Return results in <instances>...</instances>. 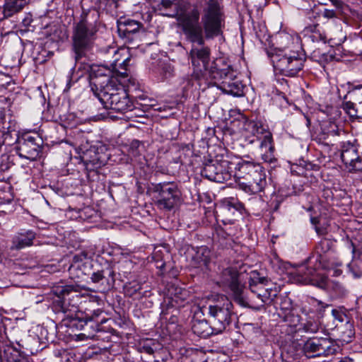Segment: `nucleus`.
<instances>
[{
    "instance_id": "1",
    "label": "nucleus",
    "mask_w": 362,
    "mask_h": 362,
    "mask_svg": "<svg viewBox=\"0 0 362 362\" xmlns=\"http://www.w3.org/2000/svg\"><path fill=\"white\" fill-rule=\"evenodd\" d=\"M177 22L187 41L201 47H192L189 59L194 71L192 78L199 80L207 69L211 50L204 46L205 40L222 35L225 28V13L218 0H201L193 8L177 17Z\"/></svg>"
},
{
    "instance_id": "2",
    "label": "nucleus",
    "mask_w": 362,
    "mask_h": 362,
    "mask_svg": "<svg viewBox=\"0 0 362 362\" xmlns=\"http://www.w3.org/2000/svg\"><path fill=\"white\" fill-rule=\"evenodd\" d=\"M96 11H83L78 21L74 23L72 31V50L78 61L85 57L93 47L99 30Z\"/></svg>"
},
{
    "instance_id": "3",
    "label": "nucleus",
    "mask_w": 362,
    "mask_h": 362,
    "mask_svg": "<svg viewBox=\"0 0 362 362\" xmlns=\"http://www.w3.org/2000/svg\"><path fill=\"white\" fill-rule=\"evenodd\" d=\"M91 90L102 105L124 89L125 78L112 74L110 69L105 66H93L90 74Z\"/></svg>"
},
{
    "instance_id": "4",
    "label": "nucleus",
    "mask_w": 362,
    "mask_h": 362,
    "mask_svg": "<svg viewBox=\"0 0 362 362\" xmlns=\"http://www.w3.org/2000/svg\"><path fill=\"white\" fill-rule=\"evenodd\" d=\"M210 77L219 82L218 87L225 93L234 97L244 95L245 85L238 78L235 71L228 65L224 64V60H215L209 71Z\"/></svg>"
},
{
    "instance_id": "5",
    "label": "nucleus",
    "mask_w": 362,
    "mask_h": 362,
    "mask_svg": "<svg viewBox=\"0 0 362 362\" xmlns=\"http://www.w3.org/2000/svg\"><path fill=\"white\" fill-rule=\"evenodd\" d=\"M276 70L289 77L296 76L303 68L305 55L296 51L279 50L276 53L268 52Z\"/></svg>"
},
{
    "instance_id": "6",
    "label": "nucleus",
    "mask_w": 362,
    "mask_h": 362,
    "mask_svg": "<svg viewBox=\"0 0 362 362\" xmlns=\"http://www.w3.org/2000/svg\"><path fill=\"white\" fill-rule=\"evenodd\" d=\"M93 253L87 250H81L73 256L69 272L71 278H82L83 276H91L93 283H99L104 278V270H93Z\"/></svg>"
},
{
    "instance_id": "7",
    "label": "nucleus",
    "mask_w": 362,
    "mask_h": 362,
    "mask_svg": "<svg viewBox=\"0 0 362 362\" xmlns=\"http://www.w3.org/2000/svg\"><path fill=\"white\" fill-rule=\"evenodd\" d=\"M233 308V303L226 296H221L214 304L209 305L210 322L216 333H222L230 325Z\"/></svg>"
},
{
    "instance_id": "8",
    "label": "nucleus",
    "mask_w": 362,
    "mask_h": 362,
    "mask_svg": "<svg viewBox=\"0 0 362 362\" xmlns=\"http://www.w3.org/2000/svg\"><path fill=\"white\" fill-rule=\"evenodd\" d=\"M233 163L223 156L209 160L202 170L201 175L209 180L223 183L230 180Z\"/></svg>"
},
{
    "instance_id": "9",
    "label": "nucleus",
    "mask_w": 362,
    "mask_h": 362,
    "mask_svg": "<svg viewBox=\"0 0 362 362\" xmlns=\"http://www.w3.org/2000/svg\"><path fill=\"white\" fill-rule=\"evenodd\" d=\"M308 264H303L298 267L294 272H291L290 279L296 284H312L320 288H325L329 285V279L324 274H321L322 269L318 264L313 267Z\"/></svg>"
},
{
    "instance_id": "10",
    "label": "nucleus",
    "mask_w": 362,
    "mask_h": 362,
    "mask_svg": "<svg viewBox=\"0 0 362 362\" xmlns=\"http://www.w3.org/2000/svg\"><path fill=\"white\" fill-rule=\"evenodd\" d=\"M153 191L158 194L156 205L161 210H172L180 200L181 191L174 182L158 183L154 185Z\"/></svg>"
},
{
    "instance_id": "11",
    "label": "nucleus",
    "mask_w": 362,
    "mask_h": 362,
    "mask_svg": "<svg viewBox=\"0 0 362 362\" xmlns=\"http://www.w3.org/2000/svg\"><path fill=\"white\" fill-rule=\"evenodd\" d=\"M238 276L236 269L228 267L222 271L218 283L221 286L230 290L235 303L243 307H247L249 304L244 294V287L240 284Z\"/></svg>"
},
{
    "instance_id": "12",
    "label": "nucleus",
    "mask_w": 362,
    "mask_h": 362,
    "mask_svg": "<svg viewBox=\"0 0 362 362\" xmlns=\"http://www.w3.org/2000/svg\"><path fill=\"white\" fill-rule=\"evenodd\" d=\"M270 284V281L264 276H260L258 272L254 271L251 273L249 281L250 289L262 303L257 309L264 307L265 303L272 301L273 298L276 297V291L269 287Z\"/></svg>"
},
{
    "instance_id": "13",
    "label": "nucleus",
    "mask_w": 362,
    "mask_h": 362,
    "mask_svg": "<svg viewBox=\"0 0 362 362\" xmlns=\"http://www.w3.org/2000/svg\"><path fill=\"white\" fill-rule=\"evenodd\" d=\"M42 141L38 135L25 134L18 139L16 152L21 158L35 160L42 151Z\"/></svg>"
},
{
    "instance_id": "14",
    "label": "nucleus",
    "mask_w": 362,
    "mask_h": 362,
    "mask_svg": "<svg viewBox=\"0 0 362 362\" xmlns=\"http://www.w3.org/2000/svg\"><path fill=\"white\" fill-rule=\"evenodd\" d=\"M100 52L104 54L107 55L106 59H108V62L115 71V75H119L121 78H127L128 76L127 74V67L129 65L130 60L129 57H126L119 62V56L124 55L127 52L124 48H117L114 46H108L105 48H102Z\"/></svg>"
},
{
    "instance_id": "15",
    "label": "nucleus",
    "mask_w": 362,
    "mask_h": 362,
    "mask_svg": "<svg viewBox=\"0 0 362 362\" xmlns=\"http://www.w3.org/2000/svg\"><path fill=\"white\" fill-rule=\"evenodd\" d=\"M341 158L349 172L362 170V156L359 155L358 148L354 144L343 143L341 148Z\"/></svg>"
},
{
    "instance_id": "16",
    "label": "nucleus",
    "mask_w": 362,
    "mask_h": 362,
    "mask_svg": "<svg viewBox=\"0 0 362 362\" xmlns=\"http://www.w3.org/2000/svg\"><path fill=\"white\" fill-rule=\"evenodd\" d=\"M235 169L234 177L238 184V180L253 182L255 179L265 175L263 167L249 161L238 163Z\"/></svg>"
},
{
    "instance_id": "17",
    "label": "nucleus",
    "mask_w": 362,
    "mask_h": 362,
    "mask_svg": "<svg viewBox=\"0 0 362 362\" xmlns=\"http://www.w3.org/2000/svg\"><path fill=\"white\" fill-rule=\"evenodd\" d=\"M332 342L327 338L308 339L304 344L303 350L308 357L325 356L331 348Z\"/></svg>"
},
{
    "instance_id": "18",
    "label": "nucleus",
    "mask_w": 362,
    "mask_h": 362,
    "mask_svg": "<svg viewBox=\"0 0 362 362\" xmlns=\"http://www.w3.org/2000/svg\"><path fill=\"white\" fill-rule=\"evenodd\" d=\"M106 109H112L116 112H125L134 109V103L129 98L125 89H121L112 99L103 105Z\"/></svg>"
},
{
    "instance_id": "19",
    "label": "nucleus",
    "mask_w": 362,
    "mask_h": 362,
    "mask_svg": "<svg viewBox=\"0 0 362 362\" xmlns=\"http://www.w3.org/2000/svg\"><path fill=\"white\" fill-rule=\"evenodd\" d=\"M141 27V24L134 20H127L124 22H119L117 31L119 37L125 40V42L131 43L137 37L138 33Z\"/></svg>"
},
{
    "instance_id": "20",
    "label": "nucleus",
    "mask_w": 362,
    "mask_h": 362,
    "mask_svg": "<svg viewBox=\"0 0 362 362\" xmlns=\"http://www.w3.org/2000/svg\"><path fill=\"white\" fill-rule=\"evenodd\" d=\"M252 132L259 140V147L262 151L273 148V139L272 133L266 130L262 124L254 123Z\"/></svg>"
},
{
    "instance_id": "21",
    "label": "nucleus",
    "mask_w": 362,
    "mask_h": 362,
    "mask_svg": "<svg viewBox=\"0 0 362 362\" xmlns=\"http://www.w3.org/2000/svg\"><path fill=\"white\" fill-rule=\"evenodd\" d=\"M35 238V233L33 230H26L19 233L13 236L12 239L11 250H20L33 244Z\"/></svg>"
},
{
    "instance_id": "22",
    "label": "nucleus",
    "mask_w": 362,
    "mask_h": 362,
    "mask_svg": "<svg viewBox=\"0 0 362 362\" xmlns=\"http://www.w3.org/2000/svg\"><path fill=\"white\" fill-rule=\"evenodd\" d=\"M267 185L266 174L255 179L253 182L238 180L239 188L248 194L262 192Z\"/></svg>"
},
{
    "instance_id": "23",
    "label": "nucleus",
    "mask_w": 362,
    "mask_h": 362,
    "mask_svg": "<svg viewBox=\"0 0 362 362\" xmlns=\"http://www.w3.org/2000/svg\"><path fill=\"white\" fill-rule=\"evenodd\" d=\"M211 261V250L206 246L197 248L192 259V264L194 267L207 268Z\"/></svg>"
},
{
    "instance_id": "24",
    "label": "nucleus",
    "mask_w": 362,
    "mask_h": 362,
    "mask_svg": "<svg viewBox=\"0 0 362 362\" xmlns=\"http://www.w3.org/2000/svg\"><path fill=\"white\" fill-rule=\"evenodd\" d=\"M193 332L197 336L206 338L212 334H218L213 327V325H210L205 320H194L192 326Z\"/></svg>"
},
{
    "instance_id": "25",
    "label": "nucleus",
    "mask_w": 362,
    "mask_h": 362,
    "mask_svg": "<svg viewBox=\"0 0 362 362\" xmlns=\"http://www.w3.org/2000/svg\"><path fill=\"white\" fill-rule=\"evenodd\" d=\"M168 292L172 303L177 306H182L189 298V293L187 289L175 285L170 286Z\"/></svg>"
},
{
    "instance_id": "26",
    "label": "nucleus",
    "mask_w": 362,
    "mask_h": 362,
    "mask_svg": "<svg viewBox=\"0 0 362 362\" xmlns=\"http://www.w3.org/2000/svg\"><path fill=\"white\" fill-rule=\"evenodd\" d=\"M25 4V0H5L2 6V13L4 18H10L21 12Z\"/></svg>"
},
{
    "instance_id": "27",
    "label": "nucleus",
    "mask_w": 362,
    "mask_h": 362,
    "mask_svg": "<svg viewBox=\"0 0 362 362\" xmlns=\"http://www.w3.org/2000/svg\"><path fill=\"white\" fill-rule=\"evenodd\" d=\"M330 243L328 240H322L315 247V262H318L319 267L326 268L327 258L326 254L330 250Z\"/></svg>"
},
{
    "instance_id": "28",
    "label": "nucleus",
    "mask_w": 362,
    "mask_h": 362,
    "mask_svg": "<svg viewBox=\"0 0 362 362\" xmlns=\"http://www.w3.org/2000/svg\"><path fill=\"white\" fill-rule=\"evenodd\" d=\"M310 222L319 235H325L331 231L330 223L327 220H322L318 217H311Z\"/></svg>"
},
{
    "instance_id": "29",
    "label": "nucleus",
    "mask_w": 362,
    "mask_h": 362,
    "mask_svg": "<svg viewBox=\"0 0 362 362\" xmlns=\"http://www.w3.org/2000/svg\"><path fill=\"white\" fill-rule=\"evenodd\" d=\"M103 313V310L100 308L91 309L90 308H86L84 311V316L78 317L83 320L86 323L90 321H95L101 324L105 322L104 319L99 320V317Z\"/></svg>"
},
{
    "instance_id": "30",
    "label": "nucleus",
    "mask_w": 362,
    "mask_h": 362,
    "mask_svg": "<svg viewBox=\"0 0 362 362\" xmlns=\"http://www.w3.org/2000/svg\"><path fill=\"white\" fill-rule=\"evenodd\" d=\"M349 90L347 93L343 97V100L347 99L348 95L356 102V104L362 103V85L353 86L350 83H348Z\"/></svg>"
},
{
    "instance_id": "31",
    "label": "nucleus",
    "mask_w": 362,
    "mask_h": 362,
    "mask_svg": "<svg viewBox=\"0 0 362 362\" xmlns=\"http://www.w3.org/2000/svg\"><path fill=\"white\" fill-rule=\"evenodd\" d=\"M307 303L310 306V311L313 313H316L319 315H322L325 309L329 306L328 304L313 297H308L307 298Z\"/></svg>"
},
{
    "instance_id": "32",
    "label": "nucleus",
    "mask_w": 362,
    "mask_h": 362,
    "mask_svg": "<svg viewBox=\"0 0 362 362\" xmlns=\"http://www.w3.org/2000/svg\"><path fill=\"white\" fill-rule=\"evenodd\" d=\"M354 277L358 278L362 276V255L353 260L348 265Z\"/></svg>"
},
{
    "instance_id": "33",
    "label": "nucleus",
    "mask_w": 362,
    "mask_h": 362,
    "mask_svg": "<svg viewBox=\"0 0 362 362\" xmlns=\"http://www.w3.org/2000/svg\"><path fill=\"white\" fill-rule=\"evenodd\" d=\"M341 107L351 117L359 118L358 104L345 100H343Z\"/></svg>"
},
{
    "instance_id": "34",
    "label": "nucleus",
    "mask_w": 362,
    "mask_h": 362,
    "mask_svg": "<svg viewBox=\"0 0 362 362\" xmlns=\"http://www.w3.org/2000/svg\"><path fill=\"white\" fill-rule=\"evenodd\" d=\"M243 207V204L234 198L225 199L221 205V208L223 211H233V213L235 211L241 210Z\"/></svg>"
},
{
    "instance_id": "35",
    "label": "nucleus",
    "mask_w": 362,
    "mask_h": 362,
    "mask_svg": "<svg viewBox=\"0 0 362 362\" xmlns=\"http://www.w3.org/2000/svg\"><path fill=\"white\" fill-rule=\"evenodd\" d=\"M54 293L59 298H64L72 291H76L73 285H60L54 288Z\"/></svg>"
},
{
    "instance_id": "36",
    "label": "nucleus",
    "mask_w": 362,
    "mask_h": 362,
    "mask_svg": "<svg viewBox=\"0 0 362 362\" xmlns=\"http://www.w3.org/2000/svg\"><path fill=\"white\" fill-rule=\"evenodd\" d=\"M154 342L151 339H146L143 341L139 344V351L142 353L148 354H153L156 349L153 347Z\"/></svg>"
},
{
    "instance_id": "37",
    "label": "nucleus",
    "mask_w": 362,
    "mask_h": 362,
    "mask_svg": "<svg viewBox=\"0 0 362 362\" xmlns=\"http://www.w3.org/2000/svg\"><path fill=\"white\" fill-rule=\"evenodd\" d=\"M319 327L318 322L309 320L303 325V329L306 332L316 333L319 330Z\"/></svg>"
},
{
    "instance_id": "38",
    "label": "nucleus",
    "mask_w": 362,
    "mask_h": 362,
    "mask_svg": "<svg viewBox=\"0 0 362 362\" xmlns=\"http://www.w3.org/2000/svg\"><path fill=\"white\" fill-rule=\"evenodd\" d=\"M262 152L264 153L262 154V158L264 162L273 163L276 161L274 156V147L272 149L264 150Z\"/></svg>"
},
{
    "instance_id": "39",
    "label": "nucleus",
    "mask_w": 362,
    "mask_h": 362,
    "mask_svg": "<svg viewBox=\"0 0 362 362\" xmlns=\"http://www.w3.org/2000/svg\"><path fill=\"white\" fill-rule=\"evenodd\" d=\"M141 146L142 144L139 140H133L129 146V151L134 156H138L141 153L140 147Z\"/></svg>"
},
{
    "instance_id": "40",
    "label": "nucleus",
    "mask_w": 362,
    "mask_h": 362,
    "mask_svg": "<svg viewBox=\"0 0 362 362\" xmlns=\"http://www.w3.org/2000/svg\"><path fill=\"white\" fill-rule=\"evenodd\" d=\"M141 286L139 284H134L133 286H127L125 288V293L129 296H133L139 291H140Z\"/></svg>"
},
{
    "instance_id": "41",
    "label": "nucleus",
    "mask_w": 362,
    "mask_h": 362,
    "mask_svg": "<svg viewBox=\"0 0 362 362\" xmlns=\"http://www.w3.org/2000/svg\"><path fill=\"white\" fill-rule=\"evenodd\" d=\"M330 129L327 132H323L322 139H327V138L332 135L337 134V126L334 124H329Z\"/></svg>"
},
{
    "instance_id": "42",
    "label": "nucleus",
    "mask_w": 362,
    "mask_h": 362,
    "mask_svg": "<svg viewBox=\"0 0 362 362\" xmlns=\"http://www.w3.org/2000/svg\"><path fill=\"white\" fill-rule=\"evenodd\" d=\"M322 16L325 18L332 19V18H337V13L335 12L334 10L325 8L322 11Z\"/></svg>"
},
{
    "instance_id": "43",
    "label": "nucleus",
    "mask_w": 362,
    "mask_h": 362,
    "mask_svg": "<svg viewBox=\"0 0 362 362\" xmlns=\"http://www.w3.org/2000/svg\"><path fill=\"white\" fill-rule=\"evenodd\" d=\"M332 59H333V56L332 54L323 53L322 54V57L320 59V60L321 62H329V61H331Z\"/></svg>"
},
{
    "instance_id": "44",
    "label": "nucleus",
    "mask_w": 362,
    "mask_h": 362,
    "mask_svg": "<svg viewBox=\"0 0 362 362\" xmlns=\"http://www.w3.org/2000/svg\"><path fill=\"white\" fill-rule=\"evenodd\" d=\"M32 21H33V20H32L31 17L27 16L23 20L22 23L23 24L24 26L28 27L29 25H30V23H32Z\"/></svg>"
},
{
    "instance_id": "45",
    "label": "nucleus",
    "mask_w": 362,
    "mask_h": 362,
    "mask_svg": "<svg viewBox=\"0 0 362 362\" xmlns=\"http://www.w3.org/2000/svg\"><path fill=\"white\" fill-rule=\"evenodd\" d=\"M337 8H341L342 2L340 0H329Z\"/></svg>"
},
{
    "instance_id": "46",
    "label": "nucleus",
    "mask_w": 362,
    "mask_h": 362,
    "mask_svg": "<svg viewBox=\"0 0 362 362\" xmlns=\"http://www.w3.org/2000/svg\"><path fill=\"white\" fill-rule=\"evenodd\" d=\"M358 114H359V118H362V103L358 104Z\"/></svg>"
},
{
    "instance_id": "47",
    "label": "nucleus",
    "mask_w": 362,
    "mask_h": 362,
    "mask_svg": "<svg viewBox=\"0 0 362 362\" xmlns=\"http://www.w3.org/2000/svg\"><path fill=\"white\" fill-rule=\"evenodd\" d=\"M341 274V271H340V270H338V269H337V270H335V271H334V275H335V276H339V275H340Z\"/></svg>"
},
{
    "instance_id": "48",
    "label": "nucleus",
    "mask_w": 362,
    "mask_h": 362,
    "mask_svg": "<svg viewBox=\"0 0 362 362\" xmlns=\"http://www.w3.org/2000/svg\"><path fill=\"white\" fill-rule=\"evenodd\" d=\"M15 362H29V361L25 359H22V360H19L18 361H15Z\"/></svg>"
},
{
    "instance_id": "49",
    "label": "nucleus",
    "mask_w": 362,
    "mask_h": 362,
    "mask_svg": "<svg viewBox=\"0 0 362 362\" xmlns=\"http://www.w3.org/2000/svg\"><path fill=\"white\" fill-rule=\"evenodd\" d=\"M319 37L320 40H325V37H322L321 35H320Z\"/></svg>"
},
{
    "instance_id": "50",
    "label": "nucleus",
    "mask_w": 362,
    "mask_h": 362,
    "mask_svg": "<svg viewBox=\"0 0 362 362\" xmlns=\"http://www.w3.org/2000/svg\"><path fill=\"white\" fill-rule=\"evenodd\" d=\"M332 313L334 315L335 313H337V311L336 310H332Z\"/></svg>"
},
{
    "instance_id": "51",
    "label": "nucleus",
    "mask_w": 362,
    "mask_h": 362,
    "mask_svg": "<svg viewBox=\"0 0 362 362\" xmlns=\"http://www.w3.org/2000/svg\"><path fill=\"white\" fill-rule=\"evenodd\" d=\"M313 57H316V51H315V52H313Z\"/></svg>"
},
{
    "instance_id": "52",
    "label": "nucleus",
    "mask_w": 362,
    "mask_h": 362,
    "mask_svg": "<svg viewBox=\"0 0 362 362\" xmlns=\"http://www.w3.org/2000/svg\"><path fill=\"white\" fill-rule=\"evenodd\" d=\"M62 311H63L64 313H65V312H66V310H65V309L64 308V307H63V306L62 307Z\"/></svg>"
}]
</instances>
